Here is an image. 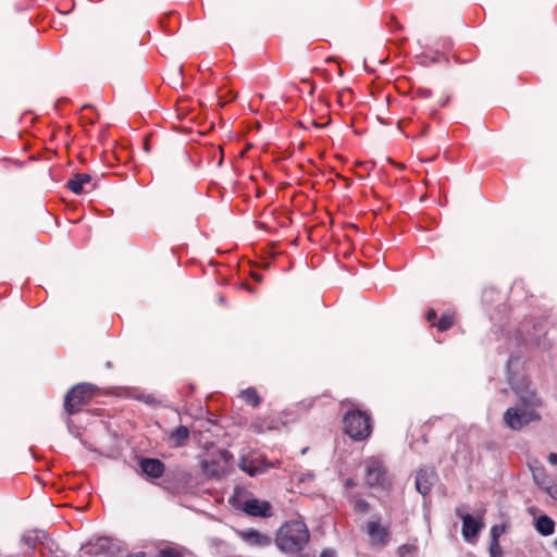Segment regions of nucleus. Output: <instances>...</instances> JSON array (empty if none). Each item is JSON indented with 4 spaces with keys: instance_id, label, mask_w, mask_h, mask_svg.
Here are the masks:
<instances>
[{
    "instance_id": "2f4dec72",
    "label": "nucleus",
    "mask_w": 557,
    "mask_h": 557,
    "mask_svg": "<svg viewBox=\"0 0 557 557\" xmlns=\"http://www.w3.org/2000/svg\"><path fill=\"white\" fill-rule=\"evenodd\" d=\"M354 485H355V483H354V481L351 479H348L346 481V486H354Z\"/></svg>"
},
{
    "instance_id": "4468645a",
    "label": "nucleus",
    "mask_w": 557,
    "mask_h": 557,
    "mask_svg": "<svg viewBox=\"0 0 557 557\" xmlns=\"http://www.w3.org/2000/svg\"><path fill=\"white\" fill-rule=\"evenodd\" d=\"M436 479V473L433 469H420L416 478L417 491L425 496L430 493Z\"/></svg>"
},
{
    "instance_id": "f03ea898",
    "label": "nucleus",
    "mask_w": 557,
    "mask_h": 557,
    "mask_svg": "<svg viewBox=\"0 0 557 557\" xmlns=\"http://www.w3.org/2000/svg\"><path fill=\"white\" fill-rule=\"evenodd\" d=\"M310 540V532L302 520H290L283 523L275 535L276 547L285 554L301 552Z\"/></svg>"
},
{
    "instance_id": "1a4fd4ad",
    "label": "nucleus",
    "mask_w": 557,
    "mask_h": 557,
    "mask_svg": "<svg viewBox=\"0 0 557 557\" xmlns=\"http://www.w3.org/2000/svg\"><path fill=\"white\" fill-rule=\"evenodd\" d=\"M242 510L251 517L270 518L273 516L272 505L268 500L248 498L242 504Z\"/></svg>"
},
{
    "instance_id": "412c9836",
    "label": "nucleus",
    "mask_w": 557,
    "mask_h": 557,
    "mask_svg": "<svg viewBox=\"0 0 557 557\" xmlns=\"http://www.w3.org/2000/svg\"><path fill=\"white\" fill-rule=\"evenodd\" d=\"M355 511L358 512H368L370 510V504L360 497H354L351 499Z\"/></svg>"
},
{
    "instance_id": "b1692460",
    "label": "nucleus",
    "mask_w": 557,
    "mask_h": 557,
    "mask_svg": "<svg viewBox=\"0 0 557 557\" xmlns=\"http://www.w3.org/2000/svg\"><path fill=\"white\" fill-rule=\"evenodd\" d=\"M417 92L422 98H429L432 95V91L428 88H419Z\"/></svg>"
},
{
    "instance_id": "5701e85b",
    "label": "nucleus",
    "mask_w": 557,
    "mask_h": 557,
    "mask_svg": "<svg viewBox=\"0 0 557 557\" xmlns=\"http://www.w3.org/2000/svg\"><path fill=\"white\" fill-rule=\"evenodd\" d=\"M416 550V546L411 544H404L398 548L400 557H405L408 554H412Z\"/></svg>"
},
{
    "instance_id": "4be33fe9",
    "label": "nucleus",
    "mask_w": 557,
    "mask_h": 557,
    "mask_svg": "<svg viewBox=\"0 0 557 557\" xmlns=\"http://www.w3.org/2000/svg\"><path fill=\"white\" fill-rule=\"evenodd\" d=\"M159 557H184V554L177 548L164 547L159 550Z\"/></svg>"
},
{
    "instance_id": "aec40b11",
    "label": "nucleus",
    "mask_w": 557,
    "mask_h": 557,
    "mask_svg": "<svg viewBox=\"0 0 557 557\" xmlns=\"http://www.w3.org/2000/svg\"><path fill=\"white\" fill-rule=\"evenodd\" d=\"M505 532H506L505 524H495L491 528V537L493 541V547H498V540Z\"/></svg>"
},
{
    "instance_id": "7c9ffc66",
    "label": "nucleus",
    "mask_w": 557,
    "mask_h": 557,
    "mask_svg": "<svg viewBox=\"0 0 557 557\" xmlns=\"http://www.w3.org/2000/svg\"><path fill=\"white\" fill-rule=\"evenodd\" d=\"M131 557H146V554L144 552L136 553L134 556Z\"/></svg>"
},
{
    "instance_id": "423d86ee",
    "label": "nucleus",
    "mask_w": 557,
    "mask_h": 557,
    "mask_svg": "<svg viewBox=\"0 0 557 557\" xmlns=\"http://www.w3.org/2000/svg\"><path fill=\"white\" fill-rule=\"evenodd\" d=\"M238 467L248 475L256 476L264 473L273 465L268 462L262 455L250 451L240 457Z\"/></svg>"
},
{
    "instance_id": "6ab92c4d",
    "label": "nucleus",
    "mask_w": 557,
    "mask_h": 557,
    "mask_svg": "<svg viewBox=\"0 0 557 557\" xmlns=\"http://www.w3.org/2000/svg\"><path fill=\"white\" fill-rule=\"evenodd\" d=\"M455 319L453 313H444L436 323L438 331L444 332L454 325Z\"/></svg>"
},
{
    "instance_id": "20e7f679",
    "label": "nucleus",
    "mask_w": 557,
    "mask_h": 557,
    "mask_svg": "<svg viewBox=\"0 0 557 557\" xmlns=\"http://www.w3.org/2000/svg\"><path fill=\"white\" fill-rule=\"evenodd\" d=\"M96 386L90 383H79L65 395L64 408L69 414L78 412L95 395Z\"/></svg>"
},
{
    "instance_id": "9b49d317",
    "label": "nucleus",
    "mask_w": 557,
    "mask_h": 557,
    "mask_svg": "<svg viewBox=\"0 0 557 557\" xmlns=\"http://www.w3.org/2000/svg\"><path fill=\"white\" fill-rule=\"evenodd\" d=\"M237 535L240 537L242 541H244L249 546L253 547H268L272 543V539L265 534L262 533L256 529H245L237 531Z\"/></svg>"
},
{
    "instance_id": "a211bd4d",
    "label": "nucleus",
    "mask_w": 557,
    "mask_h": 557,
    "mask_svg": "<svg viewBox=\"0 0 557 557\" xmlns=\"http://www.w3.org/2000/svg\"><path fill=\"white\" fill-rule=\"evenodd\" d=\"M240 397L249 405L256 407L260 404V397L253 387H249L247 389H244L240 393Z\"/></svg>"
},
{
    "instance_id": "dca6fc26",
    "label": "nucleus",
    "mask_w": 557,
    "mask_h": 557,
    "mask_svg": "<svg viewBox=\"0 0 557 557\" xmlns=\"http://www.w3.org/2000/svg\"><path fill=\"white\" fill-rule=\"evenodd\" d=\"M535 530L543 536L552 535L555 532V522L547 515H542L535 520Z\"/></svg>"
},
{
    "instance_id": "393cba45",
    "label": "nucleus",
    "mask_w": 557,
    "mask_h": 557,
    "mask_svg": "<svg viewBox=\"0 0 557 557\" xmlns=\"http://www.w3.org/2000/svg\"><path fill=\"white\" fill-rule=\"evenodd\" d=\"M320 557H336L335 550L331 548L323 549Z\"/></svg>"
},
{
    "instance_id": "ddd939ff",
    "label": "nucleus",
    "mask_w": 557,
    "mask_h": 557,
    "mask_svg": "<svg viewBox=\"0 0 557 557\" xmlns=\"http://www.w3.org/2000/svg\"><path fill=\"white\" fill-rule=\"evenodd\" d=\"M367 482L371 486H384L386 472L379 461L371 460L367 465Z\"/></svg>"
},
{
    "instance_id": "6e6552de",
    "label": "nucleus",
    "mask_w": 557,
    "mask_h": 557,
    "mask_svg": "<svg viewBox=\"0 0 557 557\" xmlns=\"http://www.w3.org/2000/svg\"><path fill=\"white\" fill-rule=\"evenodd\" d=\"M456 515L462 520V536L465 540L471 542L476 539L479 532L484 527L482 517L473 518L468 513L465 506L457 507Z\"/></svg>"
},
{
    "instance_id": "0eeeda50",
    "label": "nucleus",
    "mask_w": 557,
    "mask_h": 557,
    "mask_svg": "<svg viewBox=\"0 0 557 557\" xmlns=\"http://www.w3.org/2000/svg\"><path fill=\"white\" fill-rule=\"evenodd\" d=\"M227 450H219L216 456L201 461V471L209 478H221L226 472V466L231 459Z\"/></svg>"
},
{
    "instance_id": "7ed1b4c3",
    "label": "nucleus",
    "mask_w": 557,
    "mask_h": 557,
    "mask_svg": "<svg viewBox=\"0 0 557 557\" xmlns=\"http://www.w3.org/2000/svg\"><path fill=\"white\" fill-rule=\"evenodd\" d=\"M343 424L345 433L354 441H363L372 433L371 417L361 410H349Z\"/></svg>"
},
{
    "instance_id": "c85d7f7f",
    "label": "nucleus",
    "mask_w": 557,
    "mask_h": 557,
    "mask_svg": "<svg viewBox=\"0 0 557 557\" xmlns=\"http://www.w3.org/2000/svg\"><path fill=\"white\" fill-rule=\"evenodd\" d=\"M143 400L146 403V404H152L154 401V398L153 396L151 395H147V396H144L143 397Z\"/></svg>"
},
{
    "instance_id": "f8f14e48",
    "label": "nucleus",
    "mask_w": 557,
    "mask_h": 557,
    "mask_svg": "<svg viewBox=\"0 0 557 557\" xmlns=\"http://www.w3.org/2000/svg\"><path fill=\"white\" fill-rule=\"evenodd\" d=\"M139 467L143 473L149 479H159L164 474V463L156 458H141Z\"/></svg>"
},
{
    "instance_id": "c756f323",
    "label": "nucleus",
    "mask_w": 557,
    "mask_h": 557,
    "mask_svg": "<svg viewBox=\"0 0 557 557\" xmlns=\"http://www.w3.org/2000/svg\"><path fill=\"white\" fill-rule=\"evenodd\" d=\"M23 539H24L26 544L34 545L33 539H30L29 535H25Z\"/></svg>"
},
{
    "instance_id": "9d476101",
    "label": "nucleus",
    "mask_w": 557,
    "mask_h": 557,
    "mask_svg": "<svg viewBox=\"0 0 557 557\" xmlns=\"http://www.w3.org/2000/svg\"><path fill=\"white\" fill-rule=\"evenodd\" d=\"M367 534L371 542L377 545H386L389 540V527L383 525L380 518L372 519L367 524Z\"/></svg>"
},
{
    "instance_id": "f3484780",
    "label": "nucleus",
    "mask_w": 557,
    "mask_h": 557,
    "mask_svg": "<svg viewBox=\"0 0 557 557\" xmlns=\"http://www.w3.org/2000/svg\"><path fill=\"white\" fill-rule=\"evenodd\" d=\"M189 438L187 426L180 425L170 433V441L175 447H183Z\"/></svg>"
},
{
    "instance_id": "473e14b6",
    "label": "nucleus",
    "mask_w": 557,
    "mask_h": 557,
    "mask_svg": "<svg viewBox=\"0 0 557 557\" xmlns=\"http://www.w3.org/2000/svg\"><path fill=\"white\" fill-rule=\"evenodd\" d=\"M555 547H556V549H557V539L555 540Z\"/></svg>"
},
{
    "instance_id": "39448f33",
    "label": "nucleus",
    "mask_w": 557,
    "mask_h": 557,
    "mask_svg": "<svg viewBox=\"0 0 557 557\" xmlns=\"http://www.w3.org/2000/svg\"><path fill=\"white\" fill-rule=\"evenodd\" d=\"M529 467L535 484L553 499L557 500V483L554 478L546 472L545 467L537 460L530 463Z\"/></svg>"
},
{
    "instance_id": "cd10ccee",
    "label": "nucleus",
    "mask_w": 557,
    "mask_h": 557,
    "mask_svg": "<svg viewBox=\"0 0 557 557\" xmlns=\"http://www.w3.org/2000/svg\"><path fill=\"white\" fill-rule=\"evenodd\" d=\"M499 549H500L499 546L498 547H493V541H491V546H490L491 556L495 557V555L497 553H499Z\"/></svg>"
},
{
    "instance_id": "f257e3e1",
    "label": "nucleus",
    "mask_w": 557,
    "mask_h": 557,
    "mask_svg": "<svg viewBox=\"0 0 557 557\" xmlns=\"http://www.w3.org/2000/svg\"><path fill=\"white\" fill-rule=\"evenodd\" d=\"M518 364V357H510L507 361L508 383L518 397L517 404L504 413V422L511 430H521L529 423L539 421L541 419L539 409L543 406L542 398L530 388L528 379L512 372V368Z\"/></svg>"
},
{
    "instance_id": "2eb2a0df",
    "label": "nucleus",
    "mask_w": 557,
    "mask_h": 557,
    "mask_svg": "<svg viewBox=\"0 0 557 557\" xmlns=\"http://www.w3.org/2000/svg\"><path fill=\"white\" fill-rule=\"evenodd\" d=\"M90 181L91 176L89 174L78 173L66 183V186L74 194H82L84 190V186L89 184Z\"/></svg>"
},
{
    "instance_id": "bb28decb",
    "label": "nucleus",
    "mask_w": 557,
    "mask_h": 557,
    "mask_svg": "<svg viewBox=\"0 0 557 557\" xmlns=\"http://www.w3.org/2000/svg\"><path fill=\"white\" fill-rule=\"evenodd\" d=\"M435 318H436V312L433 309L429 310L426 313V320L432 322Z\"/></svg>"
},
{
    "instance_id": "a878e982",
    "label": "nucleus",
    "mask_w": 557,
    "mask_h": 557,
    "mask_svg": "<svg viewBox=\"0 0 557 557\" xmlns=\"http://www.w3.org/2000/svg\"><path fill=\"white\" fill-rule=\"evenodd\" d=\"M547 461H548L550 465H557V454H556V453H550V454L547 456Z\"/></svg>"
}]
</instances>
